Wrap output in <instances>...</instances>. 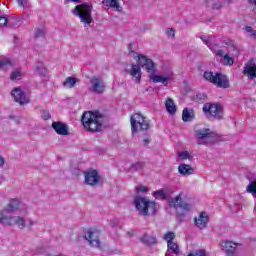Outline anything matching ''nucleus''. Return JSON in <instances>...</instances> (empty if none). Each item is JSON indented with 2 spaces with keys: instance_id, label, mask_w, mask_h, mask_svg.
Masks as SVG:
<instances>
[{
  "instance_id": "864d4df0",
  "label": "nucleus",
  "mask_w": 256,
  "mask_h": 256,
  "mask_svg": "<svg viewBox=\"0 0 256 256\" xmlns=\"http://www.w3.org/2000/svg\"><path fill=\"white\" fill-rule=\"evenodd\" d=\"M254 13H256V0H254V8H253Z\"/></svg>"
},
{
  "instance_id": "4be33fe9",
  "label": "nucleus",
  "mask_w": 256,
  "mask_h": 256,
  "mask_svg": "<svg viewBox=\"0 0 256 256\" xmlns=\"http://www.w3.org/2000/svg\"><path fill=\"white\" fill-rule=\"evenodd\" d=\"M194 171L195 170L189 164H180L178 167V172L180 173V175H193Z\"/></svg>"
},
{
  "instance_id": "aec40b11",
  "label": "nucleus",
  "mask_w": 256,
  "mask_h": 256,
  "mask_svg": "<svg viewBox=\"0 0 256 256\" xmlns=\"http://www.w3.org/2000/svg\"><path fill=\"white\" fill-rule=\"evenodd\" d=\"M193 119H195V111L193 110V108H184L182 111V120L184 121V123L193 121Z\"/></svg>"
},
{
  "instance_id": "58836bf2",
  "label": "nucleus",
  "mask_w": 256,
  "mask_h": 256,
  "mask_svg": "<svg viewBox=\"0 0 256 256\" xmlns=\"http://www.w3.org/2000/svg\"><path fill=\"white\" fill-rule=\"evenodd\" d=\"M42 119L49 121V119H51V113L47 110L42 111Z\"/></svg>"
},
{
  "instance_id": "9b49d317",
  "label": "nucleus",
  "mask_w": 256,
  "mask_h": 256,
  "mask_svg": "<svg viewBox=\"0 0 256 256\" xmlns=\"http://www.w3.org/2000/svg\"><path fill=\"white\" fill-rule=\"evenodd\" d=\"M84 175H85L84 181L86 185H91L92 187H95V185L103 181V178L99 175V172L94 169L84 172Z\"/></svg>"
},
{
  "instance_id": "2f4dec72",
  "label": "nucleus",
  "mask_w": 256,
  "mask_h": 256,
  "mask_svg": "<svg viewBox=\"0 0 256 256\" xmlns=\"http://www.w3.org/2000/svg\"><path fill=\"white\" fill-rule=\"evenodd\" d=\"M194 99L197 103H205L207 101V95L205 93H198Z\"/></svg>"
},
{
  "instance_id": "2eb2a0df",
  "label": "nucleus",
  "mask_w": 256,
  "mask_h": 256,
  "mask_svg": "<svg viewBox=\"0 0 256 256\" xmlns=\"http://www.w3.org/2000/svg\"><path fill=\"white\" fill-rule=\"evenodd\" d=\"M237 245L239 244L229 240H225L221 242V247L225 249L226 254L228 256L235 255V253H237Z\"/></svg>"
},
{
  "instance_id": "49530a36",
  "label": "nucleus",
  "mask_w": 256,
  "mask_h": 256,
  "mask_svg": "<svg viewBox=\"0 0 256 256\" xmlns=\"http://www.w3.org/2000/svg\"><path fill=\"white\" fill-rule=\"evenodd\" d=\"M245 29L248 33H251V35H253V28L251 26H246Z\"/></svg>"
},
{
  "instance_id": "5fc2aeb1",
  "label": "nucleus",
  "mask_w": 256,
  "mask_h": 256,
  "mask_svg": "<svg viewBox=\"0 0 256 256\" xmlns=\"http://www.w3.org/2000/svg\"><path fill=\"white\" fill-rule=\"evenodd\" d=\"M71 1H73V3H81L80 0H71Z\"/></svg>"
},
{
  "instance_id": "cd10ccee",
  "label": "nucleus",
  "mask_w": 256,
  "mask_h": 256,
  "mask_svg": "<svg viewBox=\"0 0 256 256\" xmlns=\"http://www.w3.org/2000/svg\"><path fill=\"white\" fill-rule=\"evenodd\" d=\"M76 83H77V78L69 76L63 82V85H64V87H68V89H73V87H75Z\"/></svg>"
},
{
  "instance_id": "39448f33",
  "label": "nucleus",
  "mask_w": 256,
  "mask_h": 256,
  "mask_svg": "<svg viewBox=\"0 0 256 256\" xmlns=\"http://www.w3.org/2000/svg\"><path fill=\"white\" fill-rule=\"evenodd\" d=\"M93 11V4L87 2L75 6L72 13L76 17H79L81 23L85 25H91L93 23V18H91V13Z\"/></svg>"
},
{
  "instance_id": "09e8293b",
  "label": "nucleus",
  "mask_w": 256,
  "mask_h": 256,
  "mask_svg": "<svg viewBox=\"0 0 256 256\" xmlns=\"http://www.w3.org/2000/svg\"><path fill=\"white\" fill-rule=\"evenodd\" d=\"M5 165V159L0 156V167H3Z\"/></svg>"
},
{
  "instance_id": "3c124183",
  "label": "nucleus",
  "mask_w": 256,
  "mask_h": 256,
  "mask_svg": "<svg viewBox=\"0 0 256 256\" xmlns=\"http://www.w3.org/2000/svg\"><path fill=\"white\" fill-rule=\"evenodd\" d=\"M251 36L253 37V39H256V30L252 32Z\"/></svg>"
},
{
  "instance_id": "c756f323",
  "label": "nucleus",
  "mask_w": 256,
  "mask_h": 256,
  "mask_svg": "<svg viewBox=\"0 0 256 256\" xmlns=\"http://www.w3.org/2000/svg\"><path fill=\"white\" fill-rule=\"evenodd\" d=\"M153 197H155V199L165 200V199H167V194L165 193V190L161 189V190L153 192Z\"/></svg>"
},
{
  "instance_id": "1a4fd4ad",
  "label": "nucleus",
  "mask_w": 256,
  "mask_h": 256,
  "mask_svg": "<svg viewBox=\"0 0 256 256\" xmlns=\"http://www.w3.org/2000/svg\"><path fill=\"white\" fill-rule=\"evenodd\" d=\"M163 239L167 242V251H169V253H173L174 255H179V253H181V249H179V244L173 242V240L175 239L174 232H166L163 236Z\"/></svg>"
},
{
  "instance_id": "f8f14e48",
  "label": "nucleus",
  "mask_w": 256,
  "mask_h": 256,
  "mask_svg": "<svg viewBox=\"0 0 256 256\" xmlns=\"http://www.w3.org/2000/svg\"><path fill=\"white\" fill-rule=\"evenodd\" d=\"M169 206L173 209H183V211H191V204L183 201V198H181V193L169 200Z\"/></svg>"
},
{
  "instance_id": "72a5a7b5",
  "label": "nucleus",
  "mask_w": 256,
  "mask_h": 256,
  "mask_svg": "<svg viewBox=\"0 0 256 256\" xmlns=\"http://www.w3.org/2000/svg\"><path fill=\"white\" fill-rule=\"evenodd\" d=\"M178 157L185 161L186 159H191V154H189V151H183L178 154Z\"/></svg>"
},
{
  "instance_id": "5701e85b",
  "label": "nucleus",
  "mask_w": 256,
  "mask_h": 256,
  "mask_svg": "<svg viewBox=\"0 0 256 256\" xmlns=\"http://www.w3.org/2000/svg\"><path fill=\"white\" fill-rule=\"evenodd\" d=\"M102 5L105 7H111L112 9H116V11L121 12L123 8L119 5V0H103Z\"/></svg>"
},
{
  "instance_id": "603ef678",
  "label": "nucleus",
  "mask_w": 256,
  "mask_h": 256,
  "mask_svg": "<svg viewBox=\"0 0 256 256\" xmlns=\"http://www.w3.org/2000/svg\"><path fill=\"white\" fill-rule=\"evenodd\" d=\"M144 145H149V140L148 139H144Z\"/></svg>"
},
{
  "instance_id": "423d86ee",
  "label": "nucleus",
  "mask_w": 256,
  "mask_h": 256,
  "mask_svg": "<svg viewBox=\"0 0 256 256\" xmlns=\"http://www.w3.org/2000/svg\"><path fill=\"white\" fill-rule=\"evenodd\" d=\"M132 133H139V131H149L151 124L149 120L140 113H136L130 118Z\"/></svg>"
},
{
  "instance_id": "f257e3e1",
  "label": "nucleus",
  "mask_w": 256,
  "mask_h": 256,
  "mask_svg": "<svg viewBox=\"0 0 256 256\" xmlns=\"http://www.w3.org/2000/svg\"><path fill=\"white\" fill-rule=\"evenodd\" d=\"M137 63L136 64H128L126 65L125 68V73L130 75L135 81V83L139 84L141 83V68L147 71V73H152L154 74L156 71L155 68V62H153L152 59L148 58L147 56L143 54H138L137 55Z\"/></svg>"
},
{
  "instance_id": "a19ab883",
  "label": "nucleus",
  "mask_w": 256,
  "mask_h": 256,
  "mask_svg": "<svg viewBox=\"0 0 256 256\" xmlns=\"http://www.w3.org/2000/svg\"><path fill=\"white\" fill-rule=\"evenodd\" d=\"M7 17L0 16V27H5L7 25Z\"/></svg>"
},
{
  "instance_id": "c03bdc74",
  "label": "nucleus",
  "mask_w": 256,
  "mask_h": 256,
  "mask_svg": "<svg viewBox=\"0 0 256 256\" xmlns=\"http://www.w3.org/2000/svg\"><path fill=\"white\" fill-rule=\"evenodd\" d=\"M216 57H222L223 59V57H225V52L223 50H218L216 52Z\"/></svg>"
},
{
  "instance_id": "8fccbe9b",
  "label": "nucleus",
  "mask_w": 256,
  "mask_h": 256,
  "mask_svg": "<svg viewBox=\"0 0 256 256\" xmlns=\"http://www.w3.org/2000/svg\"><path fill=\"white\" fill-rule=\"evenodd\" d=\"M224 3H226L227 5H231V3H233V0H224Z\"/></svg>"
},
{
  "instance_id": "ddd939ff",
  "label": "nucleus",
  "mask_w": 256,
  "mask_h": 256,
  "mask_svg": "<svg viewBox=\"0 0 256 256\" xmlns=\"http://www.w3.org/2000/svg\"><path fill=\"white\" fill-rule=\"evenodd\" d=\"M90 83L92 93H97V95L105 93V82H103V80L97 77H92Z\"/></svg>"
},
{
  "instance_id": "4c0bfd02",
  "label": "nucleus",
  "mask_w": 256,
  "mask_h": 256,
  "mask_svg": "<svg viewBox=\"0 0 256 256\" xmlns=\"http://www.w3.org/2000/svg\"><path fill=\"white\" fill-rule=\"evenodd\" d=\"M136 191L138 193H147V191H149V188H147V186L140 185L136 187Z\"/></svg>"
},
{
  "instance_id": "ea45409f",
  "label": "nucleus",
  "mask_w": 256,
  "mask_h": 256,
  "mask_svg": "<svg viewBox=\"0 0 256 256\" xmlns=\"http://www.w3.org/2000/svg\"><path fill=\"white\" fill-rule=\"evenodd\" d=\"M229 50L234 51L235 55H239V48H237V46L235 44H230L229 45Z\"/></svg>"
},
{
  "instance_id": "f03ea898",
  "label": "nucleus",
  "mask_w": 256,
  "mask_h": 256,
  "mask_svg": "<svg viewBox=\"0 0 256 256\" xmlns=\"http://www.w3.org/2000/svg\"><path fill=\"white\" fill-rule=\"evenodd\" d=\"M81 123L88 133H101L105 123V115L99 111H85L81 116Z\"/></svg>"
},
{
  "instance_id": "9d476101",
  "label": "nucleus",
  "mask_w": 256,
  "mask_h": 256,
  "mask_svg": "<svg viewBox=\"0 0 256 256\" xmlns=\"http://www.w3.org/2000/svg\"><path fill=\"white\" fill-rule=\"evenodd\" d=\"M0 223H4V225H17L19 229L25 228V219L19 216L9 217L5 216L4 213H0Z\"/></svg>"
},
{
  "instance_id": "6ab92c4d",
  "label": "nucleus",
  "mask_w": 256,
  "mask_h": 256,
  "mask_svg": "<svg viewBox=\"0 0 256 256\" xmlns=\"http://www.w3.org/2000/svg\"><path fill=\"white\" fill-rule=\"evenodd\" d=\"M243 75L248 79H256V65H246L243 69Z\"/></svg>"
},
{
  "instance_id": "de8ad7c7",
  "label": "nucleus",
  "mask_w": 256,
  "mask_h": 256,
  "mask_svg": "<svg viewBox=\"0 0 256 256\" xmlns=\"http://www.w3.org/2000/svg\"><path fill=\"white\" fill-rule=\"evenodd\" d=\"M200 39L203 40V43H205V45H209V40L205 37H200Z\"/></svg>"
},
{
  "instance_id": "b1692460",
  "label": "nucleus",
  "mask_w": 256,
  "mask_h": 256,
  "mask_svg": "<svg viewBox=\"0 0 256 256\" xmlns=\"http://www.w3.org/2000/svg\"><path fill=\"white\" fill-rule=\"evenodd\" d=\"M165 107H166V111H168L170 115H175L177 113V106L175 105V102L173 101V99L168 98L165 101Z\"/></svg>"
},
{
  "instance_id": "473e14b6",
  "label": "nucleus",
  "mask_w": 256,
  "mask_h": 256,
  "mask_svg": "<svg viewBox=\"0 0 256 256\" xmlns=\"http://www.w3.org/2000/svg\"><path fill=\"white\" fill-rule=\"evenodd\" d=\"M36 71L39 73V75H45V72H46L45 65L43 63H39L36 66Z\"/></svg>"
},
{
  "instance_id": "20e7f679",
  "label": "nucleus",
  "mask_w": 256,
  "mask_h": 256,
  "mask_svg": "<svg viewBox=\"0 0 256 256\" xmlns=\"http://www.w3.org/2000/svg\"><path fill=\"white\" fill-rule=\"evenodd\" d=\"M134 205L138 211H140L141 215L147 217V215H155L157 211H159V207L155 203V201H151L147 198H135Z\"/></svg>"
},
{
  "instance_id": "f3484780",
  "label": "nucleus",
  "mask_w": 256,
  "mask_h": 256,
  "mask_svg": "<svg viewBox=\"0 0 256 256\" xmlns=\"http://www.w3.org/2000/svg\"><path fill=\"white\" fill-rule=\"evenodd\" d=\"M194 223L198 229H206L207 223H209V216H207V213L201 212L198 218L194 219Z\"/></svg>"
},
{
  "instance_id": "393cba45",
  "label": "nucleus",
  "mask_w": 256,
  "mask_h": 256,
  "mask_svg": "<svg viewBox=\"0 0 256 256\" xmlns=\"http://www.w3.org/2000/svg\"><path fill=\"white\" fill-rule=\"evenodd\" d=\"M150 79L153 83H162L163 85H165V83H169V80L171 79V77L167 76H161V75H151Z\"/></svg>"
},
{
  "instance_id": "a211bd4d",
  "label": "nucleus",
  "mask_w": 256,
  "mask_h": 256,
  "mask_svg": "<svg viewBox=\"0 0 256 256\" xmlns=\"http://www.w3.org/2000/svg\"><path fill=\"white\" fill-rule=\"evenodd\" d=\"M195 135L197 139H211L215 137V132L211 131V129L203 128L196 130Z\"/></svg>"
},
{
  "instance_id": "412c9836",
  "label": "nucleus",
  "mask_w": 256,
  "mask_h": 256,
  "mask_svg": "<svg viewBox=\"0 0 256 256\" xmlns=\"http://www.w3.org/2000/svg\"><path fill=\"white\" fill-rule=\"evenodd\" d=\"M21 207V202L18 199H11L9 204L5 207L4 211L11 213L17 211Z\"/></svg>"
},
{
  "instance_id": "7c9ffc66",
  "label": "nucleus",
  "mask_w": 256,
  "mask_h": 256,
  "mask_svg": "<svg viewBox=\"0 0 256 256\" xmlns=\"http://www.w3.org/2000/svg\"><path fill=\"white\" fill-rule=\"evenodd\" d=\"M247 192L251 193L253 197H256V181H252L249 183L247 187Z\"/></svg>"
},
{
  "instance_id": "4468645a",
  "label": "nucleus",
  "mask_w": 256,
  "mask_h": 256,
  "mask_svg": "<svg viewBox=\"0 0 256 256\" xmlns=\"http://www.w3.org/2000/svg\"><path fill=\"white\" fill-rule=\"evenodd\" d=\"M11 95L14 98V101L19 103V105H27L29 103L25 92L21 91V88L19 87L14 88L11 92Z\"/></svg>"
},
{
  "instance_id": "dca6fc26",
  "label": "nucleus",
  "mask_w": 256,
  "mask_h": 256,
  "mask_svg": "<svg viewBox=\"0 0 256 256\" xmlns=\"http://www.w3.org/2000/svg\"><path fill=\"white\" fill-rule=\"evenodd\" d=\"M52 129L57 133V135H69V127H67V124L63 122H53L52 123Z\"/></svg>"
},
{
  "instance_id": "bb28decb",
  "label": "nucleus",
  "mask_w": 256,
  "mask_h": 256,
  "mask_svg": "<svg viewBox=\"0 0 256 256\" xmlns=\"http://www.w3.org/2000/svg\"><path fill=\"white\" fill-rule=\"evenodd\" d=\"M220 61L222 62V64H224L227 67H231L235 63V59H233V57L229 56V54H225L223 56V58H221Z\"/></svg>"
},
{
  "instance_id": "37998d69",
  "label": "nucleus",
  "mask_w": 256,
  "mask_h": 256,
  "mask_svg": "<svg viewBox=\"0 0 256 256\" xmlns=\"http://www.w3.org/2000/svg\"><path fill=\"white\" fill-rule=\"evenodd\" d=\"M223 5L219 2L212 4V9H221Z\"/></svg>"
},
{
  "instance_id": "c85d7f7f",
  "label": "nucleus",
  "mask_w": 256,
  "mask_h": 256,
  "mask_svg": "<svg viewBox=\"0 0 256 256\" xmlns=\"http://www.w3.org/2000/svg\"><path fill=\"white\" fill-rule=\"evenodd\" d=\"M10 79L11 81H21V79H23V74H21V71L16 70L11 73Z\"/></svg>"
},
{
  "instance_id": "7ed1b4c3",
  "label": "nucleus",
  "mask_w": 256,
  "mask_h": 256,
  "mask_svg": "<svg viewBox=\"0 0 256 256\" xmlns=\"http://www.w3.org/2000/svg\"><path fill=\"white\" fill-rule=\"evenodd\" d=\"M203 79L208 83H212V85L219 87L220 89H229V87H231L229 77L223 73H213V71L207 70L203 73Z\"/></svg>"
},
{
  "instance_id": "a18cd8bd",
  "label": "nucleus",
  "mask_w": 256,
  "mask_h": 256,
  "mask_svg": "<svg viewBox=\"0 0 256 256\" xmlns=\"http://www.w3.org/2000/svg\"><path fill=\"white\" fill-rule=\"evenodd\" d=\"M16 3H18V5H20V7H25L27 2L23 1V0H16Z\"/></svg>"
},
{
  "instance_id": "c9c22d12",
  "label": "nucleus",
  "mask_w": 256,
  "mask_h": 256,
  "mask_svg": "<svg viewBox=\"0 0 256 256\" xmlns=\"http://www.w3.org/2000/svg\"><path fill=\"white\" fill-rule=\"evenodd\" d=\"M11 65V60L9 59H0V69Z\"/></svg>"
},
{
  "instance_id": "a878e982",
  "label": "nucleus",
  "mask_w": 256,
  "mask_h": 256,
  "mask_svg": "<svg viewBox=\"0 0 256 256\" xmlns=\"http://www.w3.org/2000/svg\"><path fill=\"white\" fill-rule=\"evenodd\" d=\"M142 243H144V245H155L157 243V238L155 236L149 235V234H145L142 238H141Z\"/></svg>"
},
{
  "instance_id": "79ce46f5",
  "label": "nucleus",
  "mask_w": 256,
  "mask_h": 256,
  "mask_svg": "<svg viewBox=\"0 0 256 256\" xmlns=\"http://www.w3.org/2000/svg\"><path fill=\"white\" fill-rule=\"evenodd\" d=\"M167 35L168 37H172V39H175V30L173 28H168Z\"/></svg>"
},
{
  "instance_id": "e433bc0d",
  "label": "nucleus",
  "mask_w": 256,
  "mask_h": 256,
  "mask_svg": "<svg viewBox=\"0 0 256 256\" xmlns=\"http://www.w3.org/2000/svg\"><path fill=\"white\" fill-rule=\"evenodd\" d=\"M46 35V32L45 30L43 29H38L36 32H35V38L36 39H39V37H45Z\"/></svg>"
},
{
  "instance_id": "6e6552de",
  "label": "nucleus",
  "mask_w": 256,
  "mask_h": 256,
  "mask_svg": "<svg viewBox=\"0 0 256 256\" xmlns=\"http://www.w3.org/2000/svg\"><path fill=\"white\" fill-rule=\"evenodd\" d=\"M84 239L88 241L91 247H96L97 249H101V241H99V230L89 228L85 232Z\"/></svg>"
},
{
  "instance_id": "f704fd0d",
  "label": "nucleus",
  "mask_w": 256,
  "mask_h": 256,
  "mask_svg": "<svg viewBox=\"0 0 256 256\" xmlns=\"http://www.w3.org/2000/svg\"><path fill=\"white\" fill-rule=\"evenodd\" d=\"M143 167H145V162H136L131 165V169H135L136 171H138V169H143Z\"/></svg>"
},
{
  "instance_id": "0eeeda50",
  "label": "nucleus",
  "mask_w": 256,
  "mask_h": 256,
  "mask_svg": "<svg viewBox=\"0 0 256 256\" xmlns=\"http://www.w3.org/2000/svg\"><path fill=\"white\" fill-rule=\"evenodd\" d=\"M206 117H212L216 121H221L224 117L223 106L217 103H205L202 108Z\"/></svg>"
}]
</instances>
